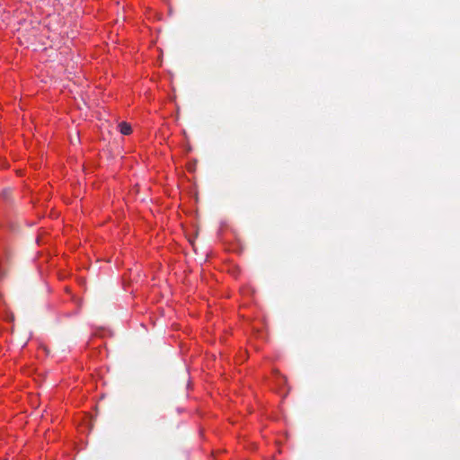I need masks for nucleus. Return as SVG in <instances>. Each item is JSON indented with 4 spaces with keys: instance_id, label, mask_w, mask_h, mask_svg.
Listing matches in <instances>:
<instances>
[{
    "instance_id": "f257e3e1",
    "label": "nucleus",
    "mask_w": 460,
    "mask_h": 460,
    "mask_svg": "<svg viewBox=\"0 0 460 460\" xmlns=\"http://www.w3.org/2000/svg\"><path fill=\"white\" fill-rule=\"evenodd\" d=\"M274 376H275V382H276L277 385L279 387V393L286 394L287 393L282 391V388L284 387V385L287 383L286 376L279 372H276L274 374Z\"/></svg>"
},
{
    "instance_id": "f03ea898",
    "label": "nucleus",
    "mask_w": 460,
    "mask_h": 460,
    "mask_svg": "<svg viewBox=\"0 0 460 460\" xmlns=\"http://www.w3.org/2000/svg\"><path fill=\"white\" fill-rule=\"evenodd\" d=\"M119 131L123 135H129L131 133V126L126 122H121L119 124Z\"/></svg>"
}]
</instances>
